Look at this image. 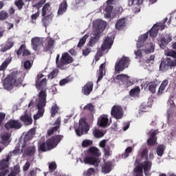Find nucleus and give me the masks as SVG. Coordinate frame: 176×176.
Segmentation results:
<instances>
[{"mask_svg":"<svg viewBox=\"0 0 176 176\" xmlns=\"http://www.w3.org/2000/svg\"><path fill=\"white\" fill-rule=\"evenodd\" d=\"M146 39H148V33L139 36L138 41L136 44L138 51H135L136 58H141L144 54H149V53H153L155 52V45L153 43L146 44L144 49L142 46H144Z\"/></svg>","mask_w":176,"mask_h":176,"instance_id":"nucleus-1","label":"nucleus"},{"mask_svg":"<svg viewBox=\"0 0 176 176\" xmlns=\"http://www.w3.org/2000/svg\"><path fill=\"white\" fill-rule=\"evenodd\" d=\"M94 26V36H92L89 42L88 43V46L93 47L97 42H98V39H100V34L104 32V30L107 28V22L101 20L97 19L93 21Z\"/></svg>","mask_w":176,"mask_h":176,"instance_id":"nucleus-2","label":"nucleus"},{"mask_svg":"<svg viewBox=\"0 0 176 176\" xmlns=\"http://www.w3.org/2000/svg\"><path fill=\"white\" fill-rule=\"evenodd\" d=\"M165 56L170 58H166L161 62L160 69L162 72H166L168 71V69L176 67V52L173 50H165Z\"/></svg>","mask_w":176,"mask_h":176,"instance_id":"nucleus-3","label":"nucleus"},{"mask_svg":"<svg viewBox=\"0 0 176 176\" xmlns=\"http://www.w3.org/2000/svg\"><path fill=\"white\" fill-rule=\"evenodd\" d=\"M101 153L100 150L97 147H90L88 149V153L84 158L85 164H89L90 166H94V167H98L101 160L98 158L100 156Z\"/></svg>","mask_w":176,"mask_h":176,"instance_id":"nucleus-4","label":"nucleus"},{"mask_svg":"<svg viewBox=\"0 0 176 176\" xmlns=\"http://www.w3.org/2000/svg\"><path fill=\"white\" fill-rule=\"evenodd\" d=\"M46 90L42 89L38 93V98L36 99L35 105L38 109L36 114L34 116V120H38L39 118L43 116L45 112V107H46Z\"/></svg>","mask_w":176,"mask_h":176,"instance_id":"nucleus-5","label":"nucleus"},{"mask_svg":"<svg viewBox=\"0 0 176 176\" xmlns=\"http://www.w3.org/2000/svg\"><path fill=\"white\" fill-rule=\"evenodd\" d=\"M135 168L134 169V173L135 176H144L143 173H144L145 176H151V168H152V162L144 161L140 164L138 160H135Z\"/></svg>","mask_w":176,"mask_h":176,"instance_id":"nucleus-6","label":"nucleus"},{"mask_svg":"<svg viewBox=\"0 0 176 176\" xmlns=\"http://www.w3.org/2000/svg\"><path fill=\"white\" fill-rule=\"evenodd\" d=\"M74 63V58L68 54V52H64L62 54L60 59V54L56 55V64L57 68L59 69H67L69 67V64Z\"/></svg>","mask_w":176,"mask_h":176,"instance_id":"nucleus-7","label":"nucleus"},{"mask_svg":"<svg viewBox=\"0 0 176 176\" xmlns=\"http://www.w3.org/2000/svg\"><path fill=\"white\" fill-rule=\"evenodd\" d=\"M64 138L63 135H55L52 136L50 139L46 141V143H43L41 144L39 149L42 152H47V151H52L54 148H56L61 140Z\"/></svg>","mask_w":176,"mask_h":176,"instance_id":"nucleus-8","label":"nucleus"},{"mask_svg":"<svg viewBox=\"0 0 176 176\" xmlns=\"http://www.w3.org/2000/svg\"><path fill=\"white\" fill-rule=\"evenodd\" d=\"M130 65V58L129 57L122 56L120 59L118 60L115 65V71L117 74L123 72L126 68H129Z\"/></svg>","mask_w":176,"mask_h":176,"instance_id":"nucleus-9","label":"nucleus"},{"mask_svg":"<svg viewBox=\"0 0 176 176\" xmlns=\"http://www.w3.org/2000/svg\"><path fill=\"white\" fill-rule=\"evenodd\" d=\"M19 82L16 80V74H11L7 78H6L3 82V86L6 90L8 91L13 89L14 86H17Z\"/></svg>","mask_w":176,"mask_h":176,"instance_id":"nucleus-10","label":"nucleus"},{"mask_svg":"<svg viewBox=\"0 0 176 176\" xmlns=\"http://www.w3.org/2000/svg\"><path fill=\"white\" fill-rule=\"evenodd\" d=\"M168 19L165 18L163 21H161L160 23H157L156 24H155L153 28L150 30V31L148 32H147V34H149L150 36H151V38H155V36H156L157 35L158 31L159 30H160L161 31L164 30V28H166V25L164 24H166V21H167Z\"/></svg>","mask_w":176,"mask_h":176,"instance_id":"nucleus-11","label":"nucleus"},{"mask_svg":"<svg viewBox=\"0 0 176 176\" xmlns=\"http://www.w3.org/2000/svg\"><path fill=\"white\" fill-rule=\"evenodd\" d=\"M117 80L120 81V86L124 89H127L129 86L133 85V81L130 80V77L126 74H120L116 76Z\"/></svg>","mask_w":176,"mask_h":176,"instance_id":"nucleus-12","label":"nucleus"},{"mask_svg":"<svg viewBox=\"0 0 176 176\" xmlns=\"http://www.w3.org/2000/svg\"><path fill=\"white\" fill-rule=\"evenodd\" d=\"M75 130L77 135L80 137V135H83L84 133H87V131H89V124L86 123L85 120L81 119L79 121L78 128Z\"/></svg>","mask_w":176,"mask_h":176,"instance_id":"nucleus-13","label":"nucleus"},{"mask_svg":"<svg viewBox=\"0 0 176 176\" xmlns=\"http://www.w3.org/2000/svg\"><path fill=\"white\" fill-rule=\"evenodd\" d=\"M111 113L115 119H122L123 118V109L121 106L115 105L111 108Z\"/></svg>","mask_w":176,"mask_h":176,"instance_id":"nucleus-14","label":"nucleus"},{"mask_svg":"<svg viewBox=\"0 0 176 176\" xmlns=\"http://www.w3.org/2000/svg\"><path fill=\"white\" fill-rule=\"evenodd\" d=\"M22 126L23 124H21V122L14 120H10L5 124V127L7 130H10V129L19 130V129H21Z\"/></svg>","mask_w":176,"mask_h":176,"instance_id":"nucleus-15","label":"nucleus"},{"mask_svg":"<svg viewBox=\"0 0 176 176\" xmlns=\"http://www.w3.org/2000/svg\"><path fill=\"white\" fill-rule=\"evenodd\" d=\"M41 46H43V38L39 37H34L32 38V47L33 50L36 52Z\"/></svg>","mask_w":176,"mask_h":176,"instance_id":"nucleus-16","label":"nucleus"},{"mask_svg":"<svg viewBox=\"0 0 176 176\" xmlns=\"http://www.w3.org/2000/svg\"><path fill=\"white\" fill-rule=\"evenodd\" d=\"M110 123L109 118H108L107 115H102L98 118V125L99 127H108Z\"/></svg>","mask_w":176,"mask_h":176,"instance_id":"nucleus-17","label":"nucleus"},{"mask_svg":"<svg viewBox=\"0 0 176 176\" xmlns=\"http://www.w3.org/2000/svg\"><path fill=\"white\" fill-rule=\"evenodd\" d=\"M156 134H157V131L156 130H151L148 132L149 138L147 140L148 145L152 146L156 144V141L157 138H156Z\"/></svg>","mask_w":176,"mask_h":176,"instance_id":"nucleus-18","label":"nucleus"},{"mask_svg":"<svg viewBox=\"0 0 176 176\" xmlns=\"http://www.w3.org/2000/svg\"><path fill=\"white\" fill-rule=\"evenodd\" d=\"M113 44V39H112L111 37H106L101 47L102 52H105V50H109V49L112 47Z\"/></svg>","mask_w":176,"mask_h":176,"instance_id":"nucleus-19","label":"nucleus"},{"mask_svg":"<svg viewBox=\"0 0 176 176\" xmlns=\"http://www.w3.org/2000/svg\"><path fill=\"white\" fill-rule=\"evenodd\" d=\"M36 1V2H37V3H35L34 5V8H36L37 9H39V8L42 7V5H43V3H45V2H46V0H34ZM38 17H39V10H38L37 12L33 14L31 16V18L32 20H36V19H38Z\"/></svg>","mask_w":176,"mask_h":176,"instance_id":"nucleus-20","label":"nucleus"},{"mask_svg":"<svg viewBox=\"0 0 176 176\" xmlns=\"http://www.w3.org/2000/svg\"><path fill=\"white\" fill-rule=\"evenodd\" d=\"M43 77V74H41L37 76V79L36 80V87L38 90H41V89H43L46 85V78H43L41 80V78Z\"/></svg>","mask_w":176,"mask_h":176,"instance_id":"nucleus-21","label":"nucleus"},{"mask_svg":"<svg viewBox=\"0 0 176 176\" xmlns=\"http://www.w3.org/2000/svg\"><path fill=\"white\" fill-rule=\"evenodd\" d=\"M93 82H88L87 84L82 88V93L84 96H89L90 93L93 91Z\"/></svg>","mask_w":176,"mask_h":176,"instance_id":"nucleus-22","label":"nucleus"},{"mask_svg":"<svg viewBox=\"0 0 176 176\" xmlns=\"http://www.w3.org/2000/svg\"><path fill=\"white\" fill-rule=\"evenodd\" d=\"M173 41V38L171 37V35L166 34V36L160 40V47L161 49H165L166 46H167L168 44L170 43Z\"/></svg>","mask_w":176,"mask_h":176,"instance_id":"nucleus-23","label":"nucleus"},{"mask_svg":"<svg viewBox=\"0 0 176 176\" xmlns=\"http://www.w3.org/2000/svg\"><path fill=\"white\" fill-rule=\"evenodd\" d=\"M35 135V129H30L25 135V138L23 139V144L22 145V148H25V145H27L28 141L32 138Z\"/></svg>","mask_w":176,"mask_h":176,"instance_id":"nucleus-24","label":"nucleus"},{"mask_svg":"<svg viewBox=\"0 0 176 176\" xmlns=\"http://www.w3.org/2000/svg\"><path fill=\"white\" fill-rule=\"evenodd\" d=\"M168 88V80H164L162 81L159 89L157 91V96H162L163 93H166L167 91V89Z\"/></svg>","mask_w":176,"mask_h":176,"instance_id":"nucleus-25","label":"nucleus"},{"mask_svg":"<svg viewBox=\"0 0 176 176\" xmlns=\"http://www.w3.org/2000/svg\"><path fill=\"white\" fill-rule=\"evenodd\" d=\"M11 135L12 134L9 132H6L1 135V143L3 145H9V143L12 141V139L10 138Z\"/></svg>","mask_w":176,"mask_h":176,"instance_id":"nucleus-26","label":"nucleus"},{"mask_svg":"<svg viewBox=\"0 0 176 176\" xmlns=\"http://www.w3.org/2000/svg\"><path fill=\"white\" fill-rule=\"evenodd\" d=\"M10 157H12V153H9L6 159H3L0 162V168L1 170H4V168H6L8 170V167H9V161L10 160Z\"/></svg>","mask_w":176,"mask_h":176,"instance_id":"nucleus-27","label":"nucleus"},{"mask_svg":"<svg viewBox=\"0 0 176 176\" xmlns=\"http://www.w3.org/2000/svg\"><path fill=\"white\" fill-rule=\"evenodd\" d=\"M68 8V4L67 3V0H64L63 3L59 5V8L58 10L57 16H63Z\"/></svg>","mask_w":176,"mask_h":176,"instance_id":"nucleus-28","label":"nucleus"},{"mask_svg":"<svg viewBox=\"0 0 176 176\" xmlns=\"http://www.w3.org/2000/svg\"><path fill=\"white\" fill-rule=\"evenodd\" d=\"M127 19L126 18H121L116 23V28L120 31L122 30H124L126 28V23Z\"/></svg>","mask_w":176,"mask_h":176,"instance_id":"nucleus-29","label":"nucleus"},{"mask_svg":"<svg viewBox=\"0 0 176 176\" xmlns=\"http://www.w3.org/2000/svg\"><path fill=\"white\" fill-rule=\"evenodd\" d=\"M110 171H112V163L111 162H104L102 166V173L109 174Z\"/></svg>","mask_w":176,"mask_h":176,"instance_id":"nucleus-30","label":"nucleus"},{"mask_svg":"<svg viewBox=\"0 0 176 176\" xmlns=\"http://www.w3.org/2000/svg\"><path fill=\"white\" fill-rule=\"evenodd\" d=\"M21 120L25 124V126L32 124V118H31V114L25 113L21 116Z\"/></svg>","mask_w":176,"mask_h":176,"instance_id":"nucleus-31","label":"nucleus"},{"mask_svg":"<svg viewBox=\"0 0 176 176\" xmlns=\"http://www.w3.org/2000/svg\"><path fill=\"white\" fill-rule=\"evenodd\" d=\"M60 123H61V118L59 117L56 119V120L54 122V124H56V126H55L54 127H52L51 129L48 130V131H47L48 135H52V134H53V133H54V131H57V130H58V129L60 128Z\"/></svg>","mask_w":176,"mask_h":176,"instance_id":"nucleus-32","label":"nucleus"},{"mask_svg":"<svg viewBox=\"0 0 176 176\" xmlns=\"http://www.w3.org/2000/svg\"><path fill=\"white\" fill-rule=\"evenodd\" d=\"M159 85L157 81H153L146 84V86L148 88L149 91L154 94L156 93V89H157V86Z\"/></svg>","mask_w":176,"mask_h":176,"instance_id":"nucleus-33","label":"nucleus"},{"mask_svg":"<svg viewBox=\"0 0 176 176\" xmlns=\"http://www.w3.org/2000/svg\"><path fill=\"white\" fill-rule=\"evenodd\" d=\"M22 53L23 57H27V56H30V54H31V52H30L28 50H25L24 45H21L20 48L16 52L17 56H21Z\"/></svg>","mask_w":176,"mask_h":176,"instance_id":"nucleus-34","label":"nucleus"},{"mask_svg":"<svg viewBox=\"0 0 176 176\" xmlns=\"http://www.w3.org/2000/svg\"><path fill=\"white\" fill-rule=\"evenodd\" d=\"M54 16V15H53L52 13H50L47 16L44 17L42 19L43 25H44L45 28L46 27H47V25H49V24H50V23H52Z\"/></svg>","mask_w":176,"mask_h":176,"instance_id":"nucleus-35","label":"nucleus"},{"mask_svg":"<svg viewBox=\"0 0 176 176\" xmlns=\"http://www.w3.org/2000/svg\"><path fill=\"white\" fill-rule=\"evenodd\" d=\"M168 107L169 109L167 111V118L168 120L171 118V115L173 114V108H174V101L172 100H169L168 101Z\"/></svg>","mask_w":176,"mask_h":176,"instance_id":"nucleus-36","label":"nucleus"},{"mask_svg":"<svg viewBox=\"0 0 176 176\" xmlns=\"http://www.w3.org/2000/svg\"><path fill=\"white\" fill-rule=\"evenodd\" d=\"M113 10V6H108L104 9V18L105 19H111V14L112 13V10Z\"/></svg>","mask_w":176,"mask_h":176,"instance_id":"nucleus-37","label":"nucleus"},{"mask_svg":"<svg viewBox=\"0 0 176 176\" xmlns=\"http://www.w3.org/2000/svg\"><path fill=\"white\" fill-rule=\"evenodd\" d=\"M105 68V64L102 63L100 65V68H99V76L98 77V81L100 82L102 78H104V75L105 73L104 72V69Z\"/></svg>","mask_w":176,"mask_h":176,"instance_id":"nucleus-38","label":"nucleus"},{"mask_svg":"<svg viewBox=\"0 0 176 176\" xmlns=\"http://www.w3.org/2000/svg\"><path fill=\"white\" fill-rule=\"evenodd\" d=\"M50 4L46 3L44 5L43 10H42V16L45 17L46 14H50Z\"/></svg>","mask_w":176,"mask_h":176,"instance_id":"nucleus-39","label":"nucleus"},{"mask_svg":"<svg viewBox=\"0 0 176 176\" xmlns=\"http://www.w3.org/2000/svg\"><path fill=\"white\" fill-rule=\"evenodd\" d=\"M129 94L131 97H138L140 95V87H135V88L132 89Z\"/></svg>","mask_w":176,"mask_h":176,"instance_id":"nucleus-40","label":"nucleus"},{"mask_svg":"<svg viewBox=\"0 0 176 176\" xmlns=\"http://www.w3.org/2000/svg\"><path fill=\"white\" fill-rule=\"evenodd\" d=\"M53 46H54V40L49 38L45 45V50H53Z\"/></svg>","mask_w":176,"mask_h":176,"instance_id":"nucleus-41","label":"nucleus"},{"mask_svg":"<svg viewBox=\"0 0 176 176\" xmlns=\"http://www.w3.org/2000/svg\"><path fill=\"white\" fill-rule=\"evenodd\" d=\"M133 152V147L132 146H129L125 149L124 153L122 155V159H127L129 157L130 153Z\"/></svg>","mask_w":176,"mask_h":176,"instance_id":"nucleus-42","label":"nucleus"},{"mask_svg":"<svg viewBox=\"0 0 176 176\" xmlns=\"http://www.w3.org/2000/svg\"><path fill=\"white\" fill-rule=\"evenodd\" d=\"M11 61L12 60L10 58L6 59V60L0 66V71H5V69L8 68V66L9 65V64H10Z\"/></svg>","mask_w":176,"mask_h":176,"instance_id":"nucleus-43","label":"nucleus"},{"mask_svg":"<svg viewBox=\"0 0 176 176\" xmlns=\"http://www.w3.org/2000/svg\"><path fill=\"white\" fill-rule=\"evenodd\" d=\"M72 80H74V78H72V77L71 76H69V77H67L66 78L62 79L60 81L59 85L60 86H65V85H67V83H69L72 82Z\"/></svg>","mask_w":176,"mask_h":176,"instance_id":"nucleus-44","label":"nucleus"},{"mask_svg":"<svg viewBox=\"0 0 176 176\" xmlns=\"http://www.w3.org/2000/svg\"><path fill=\"white\" fill-rule=\"evenodd\" d=\"M165 149L166 146L164 145H159L157 148V155L161 157L163 156Z\"/></svg>","mask_w":176,"mask_h":176,"instance_id":"nucleus-45","label":"nucleus"},{"mask_svg":"<svg viewBox=\"0 0 176 176\" xmlns=\"http://www.w3.org/2000/svg\"><path fill=\"white\" fill-rule=\"evenodd\" d=\"M24 153L28 156H34V155H35V147H29L27 150L25 151Z\"/></svg>","mask_w":176,"mask_h":176,"instance_id":"nucleus-46","label":"nucleus"},{"mask_svg":"<svg viewBox=\"0 0 176 176\" xmlns=\"http://www.w3.org/2000/svg\"><path fill=\"white\" fill-rule=\"evenodd\" d=\"M144 0H129V6H135L136 5H142Z\"/></svg>","mask_w":176,"mask_h":176,"instance_id":"nucleus-47","label":"nucleus"},{"mask_svg":"<svg viewBox=\"0 0 176 176\" xmlns=\"http://www.w3.org/2000/svg\"><path fill=\"white\" fill-rule=\"evenodd\" d=\"M96 170L93 168H89L87 170H85L83 173L84 176H91L94 175Z\"/></svg>","mask_w":176,"mask_h":176,"instance_id":"nucleus-48","label":"nucleus"},{"mask_svg":"<svg viewBox=\"0 0 176 176\" xmlns=\"http://www.w3.org/2000/svg\"><path fill=\"white\" fill-rule=\"evenodd\" d=\"M89 38V34H85L82 38H81L78 44V47H82L85 43H86V41Z\"/></svg>","mask_w":176,"mask_h":176,"instance_id":"nucleus-49","label":"nucleus"},{"mask_svg":"<svg viewBox=\"0 0 176 176\" xmlns=\"http://www.w3.org/2000/svg\"><path fill=\"white\" fill-rule=\"evenodd\" d=\"M9 153H11V156H13V155H21L23 153V149H20V147L16 146L14 150Z\"/></svg>","mask_w":176,"mask_h":176,"instance_id":"nucleus-50","label":"nucleus"},{"mask_svg":"<svg viewBox=\"0 0 176 176\" xmlns=\"http://www.w3.org/2000/svg\"><path fill=\"white\" fill-rule=\"evenodd\" d=\"M57 168V164L55 162L49 163V171L52 174Z\"/></svg>","mask_w":176,"mask_h":176,"instance_id":"nucleus-51","label":"nucleus"},{"mask_svg":"<svg viewBox=\"0 0 176 176\" xmlns=\"http://www.w3.org/2000/svg\"><path fill=\"white\" fill-rule=\"evenodd\" d=\"M90 145H93V140H85L82 142V148H87V146H90Z\"/></svg>","mask_w":176,"mask_h":176,"instance_id":"nucleus-52","label":"nucleus"},{"mask_svg":"<svg viewBox=\"0 0 176 176\" xmlns=\"http://www.w3.org/2000/svg\"><path fill=\"white\" fill-rule=\"evenodd\" d=\"M94 135L96 138H101V137H104V133L98 129H96L94 131Z\"/></svg>","mask_w":176,"mask_h":176,"instance_id":"nucleus-53","label":"nucleus"},{"mask_svg":"<svg viewBox=\"0 0 176 176\" xmlns=\"http://www.w3.org/2000/svg\"><path fill=\"white\" fill-rule=\"evenodd\" d=\"M57 112H58V107H57V105L54 104L51 108V116H52V118H54Z\"/></svg>","mask_w":176,"mask_h":176,"instance_id":"nucleus-54","label":"nucleus"},{"mask_svg":"<svg viewBox=\"0 0 176 176\" xmlns=\"http://www.w3.org/2000/svg\"><path fill=\"white\" fill-rule=\"evenodd\" d=\"M58 74V69H54L49 75H48V79H53L54 78H56L57 76V74Z\"/></svg>","mask_w":176,"mask_h":176,"instance_id":"nucleus-55","label":"nucleus"},{"mask_svg":"<svg viewBox=\"0 0 176 176\" xmlns=\"http://www.w3.org/2000/svg\"><path fill=\"white\" fill-rule=\"evenodd\" d=\"M83 109L93 112L94 111V106L91 103H89L84 107Z\"/></svg>","mask_w":176,"mask_h":176,"instance_id":"nucleus-56","label":"nucleus"},{"mask_svg":"<svg viewBox=\"0 0 176 176\" xmlns=\"http://www.w3.org/2000/svg\"><path fill=\"white\" fill-rule=\"evenodd\" d=\"M19 173H20V165L17 164L14 166L11 173L16 175V174H19Z\"/></svg>","mask_w":176,"mask_h":176,"instance_id":"nucleus-57","label":"nucleus"},{"mask_svg":"<svg viewBox=\"0 0 176 176\" xmlns=\"http://www.w3.org/2000/svg\"><path fill=\"white\" fill-rule=\"evenodd\" d=\"M25 69H30L32 67V63L30 60H26L23 63Z\"/></svg>","mask_w":176,"mask_h":176,"instance_id":"nucleus-58","label":"nucleus"},{"mask_svg":"<svg viewBox=\"0 0 176 176\" xmlns=\"http://www.w3.org/2000/svg\"><path fill=\"white\" fill-rule=\"evenodd\" d=\"M8 17V14L5 11L0 12V20H6V18Z\"/></svg>","mask_w":176,"mask_h":176,"instance_id":"nucleus-59","label":"nucleus"},{"mask_svg":"<svg viewBox=\"0 0 176 176\" xmlns=\"http://www.w3.org/2000/svg\"><path fill=\"white\" fill-rule=\"evenodd\" d=\"M16 6H17L18 9L21 10V9H23V6L24 5V3H23V0H18L15 2Z\"/></svg>","mask_w":176,"mask_h":176,"instance_id":"nucleus-60","label":"nucleus"},{"mask_svg":"<svg viewBox=\"0 0 176 176\" xmlns=\"http://www.w3.org/2000/svg\"><path fill=\"white\" fill-rule=\"evenodd\" d=\"M141 112H146V104L143 103L140 106L139 113L141 114Z\"/></svg>","mask_w":176,"mask_h":176,"instance_id":"nucleus-61","label":"nucleus"},{"mask_svg":"<svg viewBox=\"0 0 176 176\" xmlns=\"http://www.w3.org/2000/svg\"><path fill=\"white\" fill-rule=\"evenodd\" d=\"M141 155L142 157H144L146 160L148 159V149L144 148Z\"/></svg>","mask_w":176,"mask_h":176,"instance_id":"nucleus-62","label":"nucleus"},{"mask_svg":"<svg viewBox=\"0 0 176 176\" xmlns=\"http://www.w3.org/2000/svg\"><path fill=\"white\" fill-rule=\"evenodd\" d=\"M76 6H83L85 5V0H76L75 1Z\"/></svg>","mask_w":176,"mask_h":176,"instance_id":"nucleus-63","label":"nucleus"},{"mask_svg":"<svg viewBox=\"0 0 176 176\" xmlns=\"http://www.w3.org/2000/svg\"><path fill=\"white\" fill-rule=\"evenodd\" d=\"M90 52H91V49L85 48V50H82V55L85 56H89V54H90Z\"/></svg>","mask_w":176,"mask_h":176,"instance_id":"nucleus-64","label":"nucleus"}]
</instances>
